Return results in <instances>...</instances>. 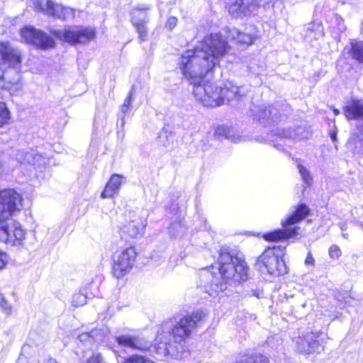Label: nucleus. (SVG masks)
Returning a JSON list of instances; mask_svg holds the SVG:
<instances>
[{"label":"nucleus","mask_w":363,"mask_h":363,"mask_svg":"<svg viewBox=\"0 0 363 363\" xmlns=\"http://www.w3.org/2000/svg\"><path fill=\"white\" fill-rule=\"evenodd\" d=\"M229 49L228 43L220 34H211L180 57L179 69L194 85L195 97L205 106L216 107L223 104L222 87L205 80L204 77L219 65L220 59Z\"/></svg>","instance_id":"nucleus-1"},{"label":"nucleus","mask_w":363,"mask_h":363,"mask_svg":"<svg viewBox=\"0 0 363 363\" xmlns=\"http://www.w3.org/2000/svg\"><path fill=\"white\" fill-rule=\"evenodd\" d=\"M218 272L204 269L199 274V286L211 296L227 289L228 286L247 279L245 262L232 255L228 247H221L217 263ZM216 267L213 266L212 269Z\"/></svg>","instance_id":"nucleus-2"},{"label":"nucleus","mask_w":363,"mask_h":363,"mask_svg":"<svg viewBox=\"0 0 363 363\" xmlns=\"http://www.w3.org/2000/svg\"><path fill=\"white\" fill-rule=\"evenodd\" d=\"M203 311H196L184 316L173 327L171 332L162 333L157 336V353L175 359H182L189 354L184 346L185 338L189 337L205 317Z\"/></svg>","instance_id":"nucleus-3"},{"label":"nucleus","mask_w":363,"mask_h":363,"mask_svg":"<svg viewBox=\"0 0 363 363\" xmlns=\"http://www.w3.org/2000/svg\"><path fill=\"white\" fill-rule=\"evenodd\" d=\"M22 197L13 189L0 191V241L13 246L23 245L26 231L12 216L22 208Z\"/></svg>","instance_id":"nucleus-4"},{"label":"nucleus","mask_w":363,"mask_h":363,"mask_svg":"<svg viewBox=\"0 0 363 363\" xmlns=\"http://www.w3.org/2000/svg\"><path fill=\"white\" fill-rule=\"evenodd\" d=\"M21 67V55L8 43H0V78L12 84H18Z\"/></svg>","instance_id":"nucleus-5"},{"label":"nucleus","mask_w":363,"mask_h":363,"mask_svg":"<svg viewBox=\"0 0 363 363\" xmlns=\"http://www.w3.org/2000/svg\"><path fill=\"white\" fill-rule=\"evenodd\" d=\"M285 247H269L258 257L256 266L264 272V270L271 275L279 277L288 272V268L283 259Z\"/></svg>","instance_id":"nucleus-6"},{"label":"nucleus","mask_w":363,"mask_h":363,"mask_svg":"<svg viewBox=\"0 0 363 363\" xmlns=\"http://www.w3.org/2000/svg\"><path fill=\"white\" fill-rule=\"evenodd\" d=\"M309 208L303 203L298 206L296 211L281 224L284 230H277L264 235V238L268 241H278L282 239L294 238L298 235L299 228H290V225L298 223L303 220L309 213Z\"/></svg>","instance_id":"nucleus-7"},{"label":"nucleus","mask_w":363,"mask_h":363,"mask_svg":"<svg viewBox=\"0 0 363 363\" xmlns=\"http://www.w3.org/2000/svg\"><path fill=\"white\" fill-rule=\"evenodd\" d=\"M136 256L137 252L132 246L115 254L113 264L114 277L119 279L128 273L135 264Z\"/></svg>","instance_id":"nucleus-8"},{"label":"nucleus","mask_w":363,"mask_h":363,"mask_svg":"<svg viewBox=\"0 0 363 363\" xmlns=\"http://www.w3.org/2000/svg\"><path fill=\"white\" fill-rule=\"evenodd\" d=\"M50 33L56 38L70 43H83L95 37L93 28H86L81 29L65 28L63 30H52Z\"/></svg>","instance_id":"nucleus-9"},{"label":"nucleus","mask_w":363,"mask_h":363,"mask_svg":"<svg viewBox=\"0 0 363 363\" xmlns=\"http://www.w3.org/2000/svg\"><path fill=\"white\" fill-rule=\"evenodd\" d=\"M21 38L28 43L45 50L55 46L54 40L45 33L33 27H26L21 30Z\"/></svg>","instance_id":"nucleus-10"},{"label":"nucleus","mask_w":363,"mask_h":363,"mask_svg":"<svg viewBox=\"0 0 363 363\" xmlns=\"http://www.w3.org/2000/svg\"><path fill=\"white\" fill-rule=\"evenodd\" d=\"M263 0H229L228 11L235 18L246 16L254 12Z\"/></svg>","instance_id":"nucleus-11"},{"label":"nucleus","mask_w":363,"mask_h":363,"mask_svg":"<svg viewBox=\"0 0 363 363\" xmlns=\"http://www.w3.org/2000/svg\"><path fill=\"white\" fill-rule=\"evenodd\" d=\"M15 160L21 164H31L36 168L45 167L49 162L45 154H40L36 150H19L15 154Z\"/></svg>","instance_id":"nucleus-12"},{"label":"nucleus","mask_w":363,"mask_h":363,"mask_svg":"<svg viewBox=\"0 0 363 363\" xmlns=\"http://www.w3.org/2000/svg\"><path fill=\"white\" fill-rule=\"evenodd\" d=\"M27 4L37 12H44L58 18H64V8L60 5H55L51 0H28Z\"/></svg>","instance_id":"nucleus-13"},{"label":"nucleus","mask_w":363,"mask_h":363,"mask_svg":"<svg viewBox=\"0 0 363 363\" xmlns=\"http://www.w3.org/2000/svg\"><path fill=\"white\" fill-rule=\"evenodd\" d=\"M318 335L308 332L295 338L296 350L303 354H309L318 350L320 344L317 340Z\"/></svg>","instance_id":"nucleus-14"},{"label":"nucleus","mask_w":363,"mask_h":363,"mask_svg":"<svg viewBox=\"0 0 363 363\" xmlns=\"http://www.w3.org/2000/svg\"><path fill=\"white\" fill-rule=\"evenodd\" d=\"M116 341L122 347L141 351L148 350L152 347L150 341L140 336L121 335L116 337Z\"/></svg>","instance_id":"nucleus-15"},{"label":"nucleus","mask_w":363,"mask_h":363,"mask_svg":"<svg viewBox=\"0 0 363 363\" xmlns=\"http://www.w3.org/2000/svg\"><path fill=\"white\" fill-rule=\"evenodd\" d=\"M145 225L142 219L131 220L121 228V236L125 239L141 238L144 235Z\"/></svg>","instance_id":"nucleus-16"},{"label":"nucleus","mask_w":363,"mask_h":363,"mask_svg":"<svg viewBox=\"0 0 363 363\" xmlns=\"http://www.w3.org/2000/svg\"><path fill=\"white\" fill-rule=\"evenodd\" d=\"M147 7L135 9L133 11V23L138 33V38L140 42L147 40V28L145 26V19L147 18Z\"/></svg>","instance_id":"nucleus-17"},{"label":"nucleus","mask_w":363,"mask_h":363,"mask_svg":"<svg viewBox=\"0 0 363 363\" xmlns=\"http://www.w3.org/2000/svg\"><path fill=\"white\" fill-rule=\"evenodd\" d=\"M255 117L264 125L270 124L278 121L279 112L276 107L269 106L267 108H260L255 113Z\"/></svg>","instance_id":"nucleus-18"},{"label":"nucleus","mask_w":363,"mask_h":363,"mask_svg":"<svg viewBox=\"0 0 363 363\" xmlns=\"http://www.w3.org/2000/svg\"><path fill=\"white\" fill-rule=\"evenodd\" d=\"M124 177L118 174H113L101 194L102 199L111 198L118 193Z\"/></svg>","instance_id":"nucleus-19"},{"label":"nucleus","mask_w":363,"mask_h":363,"mask_svg":"<svg viewBox=\"0 0 363 363\" xmlns=\"http://www.w3.org/2000/svg\"><path fill=\"white\" fill-rule=\"evenodd\" d=\"M344 113L349 120H363V101L352 100L345 107Z\"/></svg>","instance_id":"nucleus-20"},{"label":"nucleus","mask_w":363,"mask_h":363,"mask_svg":"<svg viewBox=\"0 0 363 363\" xmlns=\"http://www.w3.org/2000/svg\"><path fill=\"white\" fill-rule=\"evenodd\" d=\"M228 38L234 40L238 44L245 45H251L254 42L253 38L251 35L242 33L235 28L229 29Z\"/></svg>","instance_id":"nucleus-21"},{"label":"nucleus","mask_w":363,"mask_h":363,"mask_svg":"<svg viewBox=\"0 0 363 363\" xmlns=\"http://www.w3.org/2000/svg\"><path fill=\"white\" fill-rule=\"evenodd\" d=\"M349 54L352 60L363 64V41L352 40L350 43Z\"/></svg>","instance_id":"nucleus-22"},{"label":"nucleus","mask_w":363,"mask_h":363,"mask_svg":"<svg viewBox=\"0 0 363 363\" xmlns=\"http://www.w3.org/2000/svg\"><path fill=\"white\" fill-rule=\"evenodd\" d=\"M235 363H269V359L261 354H244Z\"/></svg>","instance_id":"nucleus-23"},{"label":"nucleus","mask_w":363,"mask_h":363,"mask_svg":"<svg viewBox=\"0 0 363 363\" xmlns=\"http://www.w3.org/2000/svg\"><path fill=\"white\" fill-rule=\"evenodd\" d=\"M244 94H241L240 88L236 86L231 85L230 87L222 88V96H223V101L225 99L228 101L240 99Z\"/></svg>","instance_id":"nucleus-24"},{"label":"nucleus","mask_w":363,"mask_h":363,"mask_svg":"<svg viewBox=\"0 0 363 363\" xmlns=\"http://www.w3.org/2000/svg\"><path fill=\"white\" fill-rule=\"evenodd\" d=\"M174 138V135L172 132L163 128L158 133L157 142L162 146L169 147L173 144Z\"/></svg>","instance_id":"nucleus-25"},{"label":"nucleus","mask_w":363,"mask_h":363,"mask_svg":"<svg viewBox=\"0 0 363 363\" xmlns=\"http://www.w3.org/2000/svg\"><path fill=\"white\" fill-rule=\"evenodd\" d=\"M133 95V87L129 92L128 96L124 100L123 104L121 108V114H122L121 119L123 121H124V117H125V113H128L129 111V108H130V106L131 104V101H132Z\"/></svg>","instance_id":"nucleus-26"},{"label":"nucleus","mask_w":363,"mask_h":363,"mask_svg":"<svg viewBox=\"0 0 363 363\" xmlns=\"http://www.w3.org/2000/svg\"><path fill=\"white\" fill-rule=\"evenodd\" d=\"M9 119V111L6 107V104L0 102V127L8 123Z\"/></svg>","instance_id":"nucleus-27"},{"label":"nucleus","mask_w":363,"mask_h":363,"mask_svg":"<svg viewBox=\"0 0 363 363\" xmlns=\"http://www.w3.org/2000/svg\"><path fill=\"white\" fill-rule=\"evenodd\" d=\"M169 233L174 236H179L185 231V228L181 223H173L169 228Z\"/></svg>","instance_id":"nucleus-28"},{"label":"nucleus","mask_w":363,"mask_h":363,"mask_svg":"<svg viewBox=\"0 0 363 363\" xmlns=\"http://www.w3.org/2000/svg\"><path fill=\"white\" fill-rule=\"evenodd\" d=\"M298 169L304 183H306L308 185H310V184L312 182V178L310 176V173L308 171V169L300 164H298Z\"/></svg>","instance_id":"nucleus-29"},{"label":"nucleus","mask_w":363,"mask_h":363,"mask_svg":"<svg viewBox=\"0 0 363 363\" xmlns=\"http://www.w3.org/2000/svg\"><path fill=\"white\" fill-rule=\"evenodd\" d=\"M123 363H155L145 357L139 355H133L126 359Z\"/></svg>","instance_id":"nucleus-30"},{"label":"nucleus","mask_w":363,"mask_h":363,"mask_svg":"<svg viewBox=\"0 0 363 363\" xmlns=\"http://www.w3.org/2000/svg\"><path fill=\"white\" fill-rule=\"evenodd\" d=\"M72 303L75 307L83 306L86 303V296L83 294H76L72 297Z\"/></svg>","instance_id":"nucleus-31"},{"label":"nucleus","mask_w":363,"mask_h":363,"mask_svg":"<svg viewBox=\"0 0 363 363\" xmlns=\"http://www.w3.org/2000/svg\"><path fill=\"white\" fill-rule=\"evenodd\" d=\"M97 332L98 330H92L90 333H83L79 336V339L81 342L98 340L99 339L95 337Z\"/></svg>","instance_id":"nucleus-32"},{"label":"nucleus","mask_w":363,"mask_h":363,"mask_svg":"<svg viewBox=\"0 0 363 363\" xmlns=\"http://www.w3.org/2000/svg\"><path fill=\"white\" fill-rule=\"evenodd\" d=\"M342 255V251L339 246L337 245H333L329 248V255L332 259H338Z\"/></svg>","instance_id":"nucleus-33"},{"label":"nucleus","mask_w":363,"mask_h":363,"mask_svg":"<svg viewBox=\"0 0 363 363\" xmlns=\"http://www.w3.org/2000/svg\"><path fill=\"white\" fill-rule=\"evenodd\" d=\"M86 363H106L103 357L99 353H94L93 355L89 357Z\"/></svg>","instance_id":"nucleus-34"},{"label":"nucleus","mask_w":363,"mask_h":363,"mask_svg":"<svg viewBox=\"0 0 363 363\" xmlns=\"http://www.w3.org/2000/svg\"><path fill=\"white\" fill-rule=\"evenodd\" d=\"M177 18L174 16L169 17L165 24V28L169 30H172L177 24Z\"/></svg>","instance_id":"nucleus-35"},{"label":"nucleus","mask_w":363,"mask_h":363,"mask_svg":"<svg viewBox=\"0 0 363 363\" xmlns=\"http://www.w3.org/2000/svg\"><path fill=\"white\" fill-rule=\"evenodd\" d=\"M9 262V256L6 252L0 251V270L3 269Z\"/></svg>","instance_id":"nucleus-36"},{"label":"nucleus","mask_w":363,"mask_h":363,"mask_svg":"<svg viewBox=\"0 0 363 363\" xmlns=\"http://www.w3.org/2000/svg\"><path fill=\"white\" fill-rule=\"evenodd\" d=\"M0 307L6 314L9 315L11 313V306L5 299L0 303Z\"/></svg>","instance_id":"nucleus-37"},{"label":"nucleus","mask_w":363,"mask_h":363,"mask_svg":"<svg viewBox=\"0 0 363 363\" xmlns=\"http://www.w3.org/2000/svg\"><path fill=\"white\" fill-rule=\"evenodd\" d=\"M224 133H225V138H228V140L234 142V143H238L240 141V136H235V135H231L230 134V130H224Z\"/></svg>","instance_id":"nucleus-38"},{"label":"nucleus","mask_w":363,"mask_h":363,"mask_svg":"<svg viewBox=\"0 0 363 363\" xmlns=\"http://www.w3.org/2000/svg\"><path fill=\"white\" fill-rule=\"evenodd\" d=\"M305 264L306 265H313L314 264V259L311 255V253L309 252L307 255V257L305 259Z\"/></svg>","instance_id":"nucleus-39"},{"label":"nucleus","mask_w":363,"mask_h":363,"mask_svg":"<svg viewBox=\"0 0 363 363\" xmlns=\"http://www.w3.org/2000/svg\"><path fill=\"white\" fill-rule=\"evenodd\" d=\"M330 135L332 141L335 143L337 141V132L335 130L332 131L330 132Z\"/></svg>","instance_id":"nucleus-40"},{"label":"nucleus","mask_w":363,"mask_h":363,"mask_svg":"<svg viewBox=\"0 0 363 363\" xmlns=\"http://www.w3.org/2000/svg\"><path fill=\"white\" fill-rule=\"evenodd\" d=\"M5 170L4 164L3 162L0 160V176L2 175Z\"/></svg>","instance_id":"nucleus-41"},{"label":"nucleus","mask_w":363,"mask_h":363,"mask_svg":"<svg viewBox=\"0 0 363 363\" xmlns=\"http://www.w3.org/2000/svg\"><path fill=\"white\" fill-rule=\"evenodd\" d=\"M339 226L342 231H345L347 230V224L345 223H340Z\"/></svg>","instance_id":"nucleus-42"},{"label":"nucleus","mask_w":363,"mask_h":363,"mask_svg":"<svg viewBox=\"0 0 363 363\" xmlns=\"http://www.w3.org/2000/svg\"><path fill=\"white\" fill-rule=\"evenodd\" d=\"M355 225L363 230V223L361 221H357L355 222Z\"/></svg>","instance_id":"nucleus-43"},{"label":"nucleus","mask_w":363,"mask_h":363,"mask_svg":"<svg viewBox=\"0 0 363 363\" xmlns=\"http://www.w3.org/2000/svg\"><path fill=\"white\" fill-rule=\"evenodd\" d=\"M359 133L363 135V123L358 128Z\"/></svg>","instance_id":"nucleus-44"},{"label":"nucleus","mask_w":363,"mask_h":363,"mask_svg":"<svg viewBox=\"0 0 363 363\" xmlns=\"http://www.w3.org/2000/svg\"><path fill=\"white\" fill-rule=\"evenodd\" d=\"M342 237H343L344 238H345V239H348V238H349V235H348V234H347V233H343L342 234Z\"/></svg>","instance_id":"nucleus-45"},{"label":"nucleus","mask_w":363,"mask_h":363,"mask_svg":"<svg viewBox=\"0 0 363 363\" xmlns=\"http://www.w3.org/2000/svg\"><path fill=\"white\" fill-rule=\"evenodd\" d=\"M334 113L337 116L340 113V111L337 109L334 110Z\"/></svg>","instance_id":"nucleus-46"},{"label":"nucleus","mask_w":363,"mask_h":363,"mask_svg":"<svg viewBox=\"0 0 363 363\" xmlns=\"http://www.w3.org/2000/svg\"><path fill=\"white\" fill-rule=\"evenodd\" d=\"M4 299L3 295L0 293V303Z\"/></svg>","instance_id":"nucleus-47"}]
</instances>
